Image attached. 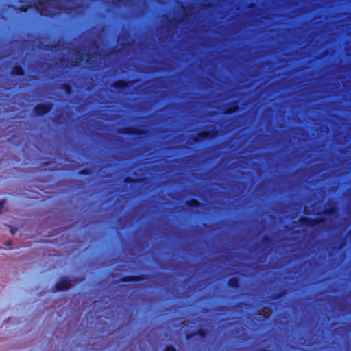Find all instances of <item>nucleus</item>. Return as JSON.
<instances>
[{"instance_id": "nucleus-25", "label": "nucleus", "mask_w": 351, "mask_h": 351, "mask_svg": "<svg viewBox=\"0 0 351 351\" xmlns=\"http://www.w3.org/2000/svg\"><path fill=\"white\" fill-rule=\"evenodd\" d=\"M256 6L255 3H251L248 5V8H253Z\"/></svg>"}, {"instance_id": "nucleus-15", "label": "nucleus", "mask_w": 351, "mask_h": 351, "mask_svg": "<svg viewBox=\"0 0 351 351\" xmlns=\"http://www.w3.org/2000/svg\"><path fill=\"white\" fill-rule=\"evenodd\" d=\"M287 293V290L283 289L280 290L278 293H273L271 295V298L272 300H278L283 297Z\"/></svg>"}, {"instance_id": "nucleus-17", "label": "nucleus", "mask_w": 351, "mask_h": 351, "mask_svg": "<svg viewBox=\"0 0 351 351\" xmlns=\"http://www.w3.org/2000/svg\"><path fill=\"white\" fill-rule=\"evenodd\" d=\"M199 335L201 338H205L208 335V332L206 330L199 328L195 332V335Z\"/></svg>"}, {"instance_id": "nucleus-29", "label": "nucleus", "mask_w": 351, "mask_h": 351, "mask_svg": "<svg viewBox=\"0 0 351 351\" xmlns=\"http://www.w3.org/2000/svg\"><path fill=\"white\" fill-rule=\"evenodd\" d=\"M206 7H210L209 4L205 5Z\"/></svg>"}, {"instance_id": "nucleus-9", "label": "nucleus", "mask_w": 351, "mask_h": 351, "mask_svg": "<svg viewBox=\"0 0 351 351\" xmlns=\"http://www.w3.org/2000/svg\"><path fill=\"white\" fill-rule=\"evenodd\" d=\"M144 280L143 276H125L120 279L122 282H141Z\"/></svg>"}, {"instance_id": "nucleus-8", "label": "nucleus", "mask_w": 351, "mask_h": 351, "mask_svg": "<svg viewBox=\"0 0 351 351\" xmlns=\"http://www.w3.org/2000/svg\"><path fill=\"white\" fill-rule=\"evenodd\" d=\"M239 110V104L237 101H232L228 104L226 108L223 111V114L226 115L232 114L237 112Z\"/></svg>"}, {"instance_id": "nucleus-4", "label": "nucleus", "mask_w": 351, "mask_h": 351, "mask_svg": "<svg viewBox=\"0 0 351 351\" xmlns=\"http://www.w3.org/2000/svg\"><path fill=\"white\" fill-rule=\"evenodd\" d=\"M52 3L51 0H38L34 5L35 10L43 16H51L48 9L45 6V4L50 5Z\"/></svg>"}, {"instance_id": "nucleus-5", "label": "nucleus", "mask_w": 351, "mask_h": 351, "mask_svg": "<svg viewBox=\"0 0 351 351\" xmlns=\"http://www.w3.org/2000/svg\"><path fill=\"white\" fill-rule=\"evenodd\" d=\"M72 287V281L67 277H62L53 287L54 291H63Z\"/></svg>"}, {"instance_id": "nucleus-7", "label": "nucleus", "mask_w": 351, "mask_h": 351, "mask_svg": "<svg viewBox=\"0 0 351 351\" xmlns=\"http://www.w3.org/2000/svg\"><path fill=\"white\" fill-rule=\"evenodd\" d=\"M134 81H126L124 80H118L113 82L111 85L112 88L117 90H123L128 88L132 84H133Z\"/></svg>"}, {"instance_id": "nucleus-13", "label": "nucleus", "mask_w": 351, "mask_h": 351, "mask_svg": "<svg viewBox=\"0 0 351 351\" xmlns=\"http://www.w3.org/2000/svg\"><path fill=\"white\" fill-rule=\"evenodd\" d=\"M186 204L191 208H198L201 206V203L196 199H191L186 201Z\"/></svg>"}, {"instance_id": "nucleus-21", "label": "nucleus", "mask_w": 351, "mask_h": 351, "mask_svg": "<svg viewBox=\"0 0 351 351\" xmlns=\"http://www.w3.org/2000/svg\"><path fill=\"white\" fill-rule=\"evenodd\" d=\"M79 174L82 176H88L90 174L89 170L87 169H84L79 171Z\"/></svg>"}, {"instance_id": "nucleus-20", "label": "nucleus", "mask_w": 351, "mask_h": 351, "mask_svg": "<svg viewBox=\"0 0 351 351\" xmlns=\"http://www.w3.org/2000/svg\"><path fill=\"white\" fill-rule=\"evenodd\" d=\"M165 351H177V350L173 345L168 344L165 347Z\"/></svg>"}, {"instance_id": "nucleus-19", "label": "nucleus", "mask_w": 351, "mask_h": 351, "mask_svg": "<svg viewBox=\"0 0 351 351\" xmlns=\"http://www.w3.org/2000/svg\"><path fill=\"white\" fill-rule=\"evenodd\" d=\"M124 182L127 184H134L138 182V180L128 177L125 179Z\"/></svg>"}, {"instance_id": "nucleus-30", "label": "nucleus", "mask_w": 351, "mask_h": 351, "mask_svg": "<svg viewBox=\"0 0 351 351\" xmlns=\"http://www.w3.org/2000/svg\"><path fill=\"white\" fill-rule=\"evenodd\" d=\"M117 1H119V2H120V1H122V0H117Z\"/></svg>"}, {"instance_id": "nucleus-27", "label": "nucleus", "mask_w": 351, "mask_h": 351, "mask_svg": "<svg viewBox=\"0 0 351 351\" xmlns=\"http://www.w3.org/2000/svg\"><path fill=\"white\" fill-rule=\"evenodd\" d=\"M80 53V50L77 51L76 53H75L76 56H79Z\"/></svg>"}, {"instance_id": "nucleus-16", "label": "nucleus", "mask_w": 351, "mask_h": 351, "mask_svg": "<svg viewBox=\"0 0 351 351\" xmlns=\"http://www.w3.org/2000/svg\"><path fill=\"white\" fill-rule=\"evenodd\" d=\"M62 88L64 90V92L68 94V95H70L72 93V86L70 84H68V83H66V84H64L62 85Z\"/></svg>"}, {"instance_id": "nucleus-2", "label": "nucleus", "mask_w": 351, "mask_h": 351, "mask_svg": "<svg viewBox=\"0 0 351 351\" xmlns=\"http://www.w3.org/2000/svg\"><path fill=\"white\" fill-rule=\"evenodd\" d=\"M118 132L121 134L135 135L138 136L146 135L147 133L145 129L134 126H127L120 128Z\"/></svg>"}, {"instance_id": "nucleus-3", "label": "nucleus", "mask_w": 351, "mask_h": 351, "mask_svg": "<svg viewBox=\"0 0 351 351\" xmlns=\"http://www.w3.org/2000/svg\"><path fill=\"white\" fill-rule=\"evenodd\" d=\"M53 108V104L51 103H41L36 105L33 108V112L38 117L44 116Z\"/></svg>"}, {"instance_id": "nucleus-18", "label": "nucleus", "mask_w": 351, "mask_h": 351, "mask_svg": "<svg viewBox=\"0 0 351 351\" xmlns=\"http://www.w3.org/2000/svg\"><path fill=\"white\" fill-rule=\"evenodd\" d=\"M262 241L264 244H269L271 243L272 238L271 236L266 234L263 237Z\"/></svg>"}, {"instance_id": "nucleus-22", "label": "nucleus", "mask_w": 351, "mask_h": 351, "mask_svg": "<svg viewBox=\"0 0 351 351\" xmlns=\"http://www.w3.org/2000/svg\"><path fill=\"white\" fill-rule=\"evenodd\" d=\"M30 7H31L30 5L29 6H26V5H23L19 8V10L22 12H27V9Z\"/></svg>"}, {"instance_id": "nucleus-24", "label": "nucleus", "mask_w": 351, "mask_h": 351, "mask_svg": "<svg viewBox=\"0 0 351 351\" xmlns=\"http://www.w3.org/2000/svg\"><path fill=\"white\" fill-rule=\"evenodd\" d=\"M5 202V200L0 201V213H2Z\"/></svg>"}, {"instance_id": "nucleus-28", "label": "nucleus", "mask_w": 351, "mask_h": 351, "mask_svg": "<svg viewBox=\"0 0 351 351\" xmlns=\"http://www.w3.org/2000/svg\"><path fill=\"white\" fill-rule=\"evenodd\" d=\"M186 7H184L183 8V11H184V13H186Z\"/></svg>"}, {"instance_id": "nucleus-6", "label": "nucleus", "mask_w": 351, "mask_h": 351, "mask_svg": "<svg viewBox=\"0 0 351 351\" xmlns=\"http://www.w3.org/2000/svg\"><path fill=\"white\" fill-rule=\"evenodd\" d=\"M217 135V131L204 130L198 133L197 136L193 138V141L200 142L201 140L211 139Z\"/></svg>"}, {"instance_id": "nucleus-26", "label": "nucleus", "mask_w": 351, "mask_h": 351, "mask_svg": "<svg viewBox=\"0 0 351 351\" xmlns=\"http://www.w3.org/2000/svg\"><path fill=\"white\" fill-rule=\"evenodd\" d=\"M344 247V243H341L339 245L338 250H341Z\"/></svg>"}, {"instance_id": "nucleus-10", "label": "nucleus", "mask_w": 351, "mask_h": 351, "mask_svg": "<svg viewBox=\"0 0 351 351\" xmlns=\"http://www.w3.org/2000/svg\"><path fill=\"white\" fill-rule=\"evenodd\" d=\"M11 75L13 76L22 77L25 75L23 68L20 65H14L11 70Z\"/></svg>"}, {"instance_id": "nucleus-23", "label": "nucleus", "mask_w": 351, "mask_h": 351, "mask_svg": "<svg viewBox=\"0 0 351 351\" xmlns=\"http://www.w3.org/2000/svg\"><path fill=\"white\" fill-rule=\"evenodd\" d=\"M195 335V332H189L186 334V339L190 340Z\"/></svg>"}, {"instance_id": "nucleus-1", "label": "nucleus", "mask_w": 351, "mask_h": 351, "mask_svg": "<svg viewBox=\"0 0 351 351\" xmlns=\"http://www.w3.org/2000/svg\"><path fill=\"white\" fill-rule=\"evenodd\" d=\"M299 221L302 226L314 228L317 226L324 223L326 219L324 217L309 218L302 216Z\"/></svg>"}, {"instance_id": "nucleus-12", "label": "nucleus", "mask_w": 351, "mask_h": 351, "mask_svg": "<svg viewBox=\"0 0 351 351\" xmlns=\"http://www.w3.org/2000/svg\"><path fill=\"white\" fill-rule=\"evenodd\" d=\"M228 285L232 289H238L240 287L239 279L237 277L230 278L228 281Z\"/></svg>"}, {"instance_id": "nucleus-14", "label": "nucleus", "mask_w": 351, "mask_h": 351, "mask_svg": "<svg viewBox=\"0 0 351 351\" xmlns=\"http://www.w3.org/2000/svg\"><path fill=\"white\" fill-rule=\"evenodd\" d=\"M337 207L335 204L330 205L327 208L324 210L323 213L326 215H332L337 213Z\"/></svg>"}, {"instance_id": "nucleus-11", "label": "nucleus", "mask_w": 351, "mask_h": 351, "mask_svg": "<svg viewBox=\"0 0 351 351\" xmlns=\"http://www.w3.org/2000/svg\"><path fill=\"white\" fill-rule=\"evenodd\" d=\"M83 5L81 4H79L74 7H65V6H58L57 8H58L60 10H62V12L66 13V14H71L74 11L77 10V9H80L82 8Z\"/></svg>"}]
</instances>
